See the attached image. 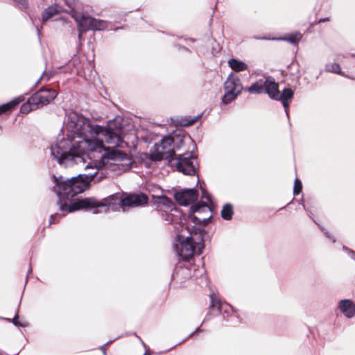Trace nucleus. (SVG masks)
Masks as SVG:
<instances>
[{"instance_id": "20e7f679", "label": "nucleus", "mask_w": 355, "mask_h": 355, "mask_svg": "<svg viewBox=\"0 0 355 355\" xmlns=\"http://www.w3.org/2000/svg\"><path fill=\"white\" fill-rule=\"evenodd\" d=\"M184 228L189 236L178 234L180 243L176 245V250L178 255L184 260H189L193 257L196 248L198 249L203 247V239L202 233L199 228L190 227L189 225H182Z\"/></svg>"}, {"instance_id": "c85d7f7f", "label": "nucleus", "mask_w": 355, "mask_h": 355, "mask_svg": "<svg viewBox=\"0 0 355 355\" xmlns=\"http://www.w3.org/2000/svg\"><path fill=\"white\" fill-rule=\"evenodd\" d=\"M196 216H198V217H204L205 216V214H201V215L197 214Z\"/></svg>"}, {"instance_id": "dca6fc26", "label": "nucleus", "mask_w": 355, "mask_h": 355, "mask_svg": "<svg viewBox=\"0 0 355 355\" xmlns=\"http://www.w3.org/2000/svg\"><path fill=\"white\" fill-rule=\"evenodd\" d=\"M228 65L236 72H241L248 69V65L239 60L232 58L228 60Z\"/></svg>"}, {"instance_id": "f257e3e1", "label": "nucleus", "mask_w": 355, "mask_h": 355, "mask_svg": "<svg viewBox=\"0 0 355 355\" xmlns=\"http://www.w3.org/2000/svg\"><path fill=\"white\" fill-rule=\"evenodd\" d=\"M64 128L67 137L59 140L51 148L52 155L60 164H85L83 155L99 153L98 160L85 166L87 173H97L103 168L111 171L119 168L120 163L126 159V154L116 147L123 143L121 118L110 121L105 128L92 124L83 115L72 112L68 114Z\"/></svg>"}, {"instance_id": "1a4fd4ad", "label": "nucleus", "mask_w": 355, "mask_h": 355, "mask_svg": "<svg viewBox=\"0 0 355 355\" xmlns=\"http://www.w3.org/2000/svg\"><path fill=\"white\" fill-rule=\"evenodd\" d=\"M148 202V197L143 194H130L120 200L119 205L125 211L126 208L142 206Z\"/></svg>"}, {"instance_id": "f3484780", "label": "nucleus", "mask_w": 355, "mask_h": 355, "mask_svg": "<svg viewBox=\"0 0 355 355\" xmlns=\"http://www.w3.org/2000/svg\"><path fill=\"white\" fill-rule=\"evenodd\" d=\"M247 90L251 94H262L265 92L264 81L259 80L248 87Z\"/></svg>"}, {"instance_id": "ddd939ff", "label": "nucleus", "mask_w": 355, "mask_h": 355, "mask_svg": "<svg viewBox=\"0 0 355 355\" xmlns=\"http://www.w3.org/2000/svg\"><path fill=\"white\" fill-rule=\"evenodd\" d=\"M340 311L348 318L355 315V304L350 300H343L339 302Z\"/></svg>"}, {"instance_id": "2eb2a0df", "label": "nucleus", "mask_w": 355, "mask_h": 355, "mask_svg": "<svg viewBox=\"0 0 355 355\" xmlns=\"http://www.w3.org/2000/svg\"><path fill=\"white\" fill-rule=\"evenodd\" d=\"M62 9L58 5H53L48 7L42 13V20L44 21H47L55 14L62 12Z\"/></svg>"}, {"instance_id": "f03ea898", "label": "nucleus", "mask_w": 355, "mask_h": 355, "mask_svg": "<svg viewBox=\"0 0 355 355\" xmlns=\"http://www.w3.org/2000/svg\"><path fill=\"white\" fill-rule=\"evenodd\" d=\"M97 170L92 173L80 174L71 178H65L60 175L53 176V191L59 198L60 209L63 211L72 212L81 209H90L101 207L106 209L104 205L98 203L94 198H85L77 200L71 204L62 203V200H71L72 198L83 192L89 183L96 175Z\"/></svg>"}, {"instance_id": "7ed1b4c3", "label": "nucleus", "mask_w": 355, "mask_h": 355, "mask_svg": "<svg viewBox=\"0 0 355 355\" xmlns=\"http://www.w3.org/2000/svg\"><path fill=\"white\" fill-rule=\"evenodd\" d=\"M173 143V139L170 136H166L162 139L159 143H156L150 149L149 158L153 161H160L162 159L168 162L175 161L173 164L175 166L177 171L184 175H193L196 173V168L193 165L194 157L193 155L186 156L180 155L176 159H174L175 151L171 148Z\"/></svg>"}, {"instance_id": "a878e982", "label": "nucleus", "mask_w": 355, "mask_h": 355, "mask_svg": "<svg viewBox=\"0 0 355 355\" xmlns=\"http://www.w3.org/2000/svg\"><path fill=\"white\" fill-rule=\"evenodd\" d=\"M328 20H329L328 18L320 19L319 20V23L324 22V21H328Z\"/></svg>"}, {"instance_id": "7c9ffc66", "label": "nucleus", "mask_w": 355, "mask_h": 355, "mask_svg": "<svg viewBox=\"0 0 355 355\" xmlns=\"http://www.w3.org/2000/svg\"><path fill=\"white\" fill-rule=\"evenodd\" d=\"M324 234H326L327 236H329L327 232H325Z\"/></svg>"}, {"instance_id": "cd10ccee", "label": "nucleus", "mask_w": 355, "mask_h": 355, "mask_svg": "<svg viewBox=\"0 0 355 355\" xmlns=\"http://www.w3.org/2000/svg\"><path fill=\"white\" fill-rule=\"evenodd\" d=\"M196 121H197V119H193V120L191 121V122L190 123V124L193 123H194V122H196Z\"/></svg>"}, {"instance_id": "c756f323", "label": "nucleus", "mask_w": 355, "mask_h": 355, "mask_svg": "<svg viewBox=\"0 0 355 355\" xmlns=\"http://www.w3.org/2000/svg\"><path fill=\"white\" fill-rule=\"evenodd\" d=\"M211 305L214 306V301H213L212 298H211Z\"/></svg>"}, {"instance_id": "bb28decb", "label": "nucleus", "mask_w": 355, "mask_h": 355, "mask_svg": "<svg viewBox=\"0 0 355 355\" xmlns=\"http://www.w3.org/2000/svg\"><path fill=\"white\" fill-rule=\"evenodd\" d=\"M54 216L52 215L51 216V220H50V224H51L53 223V219Z\"/></svg>"}, {"instance_id": "423d86ee", "label": "nucleus", "mask_w": 355, "mask_h": 355, "mask_svg": "<svg viewBox=\"0 0 355 355\" xmlns=\"http://www.w3.org/2000/svg\"><path fill=\"white\" fill-rule=\"evenodd\" d=\"M225 94L223 98V103L228 104L233 101L237 96L241 92L243 86L240 79L231 73L224 85Z\"/></svg>"}, {"instance_id": "b1692460", "label": "nucleus", "mask_w": 355, "mask_h": 355, "mask_svg": "<svg viewBox=\"0 0 355 355\" xmlns=\"http://www.w3.org/2000/svg\"><path fill=\"white\" fill-rule=\"evenodd\" d=\"M14 1L22 6H25V4H26V0H14Z\"/></svg>"}, {"instance_id": "9d476101", "label": "nucleus", "mask_w": 355, "mask_h": 355, "mask_svg": "<svg viewBox=\"0 0 355 355\" xmlns=\"http://www.w3.org/2000/svg\"><path fill=\"white\" fill-rule=\"evenodd\" d=\"M198 197V193L196 189H185L175 193V200L183 206H187L195 202Z\"/></svg>"}, {"instance_id": "0eeeda50", "label": "nucleus", "mask_w": 355, "mask_h": 355, "mask_svg": "<svg viewBox=\"0 0 355 355\" xmlns=\"http://www.w3.org/2000/svg\"><path fill=\"white\" fill-rule=\"evenodd\" d=\"M76 21L78 24L79 35L78 37H81L83 32L88 30H102L105 28V22L103 21L96 19L88 16H76Z\"/></svg>"}, {"instance_id": "a211bd4d", "label": "nucleus", "mask_w": 355, "mask_h": 355, "mask_svg": "<svg viewBox=\"0 0 355 355\" xmlns=\"http://www.w3.org/2000/svg\"><path fill=\"white\" fill-rule=\"evenodd\" d=\"M233 214V208L230 204H226L221 210V216L225 220H230Z\"/></svg>"}, {"instance_id": "aec40b11", "label": "nucleus", "mask_w": 355, "mask_h": 355, "mask_svg": "<svg viewBox=\"0 0 355 355\" xmlns=\"http://www.w3.org/2000/svg\"><path fill=\"white\" fill-rule=\"evenodd\" d=\"M19 102L20 101L18 99H17V100L12 101L10 103H8L6 104H4V105L0 106V114L2 113H5L7 111L10 110L15 106H16L17 104H19Z\"/></svg>"}, {"instance_id": "f8f14e48", "label": "nucleus", "mask_w": 355, "mask_h": 355, "mask_svg": "<svg viewBox=\"0 0 355 355\" xmlns=\"http://www.w3.org/2000/svg\"><path fill=\"white\" fill-rule=\"evenodd\" d=\"M265 93L272 99H275L279 97V85L274 80L266 78L264 80Z\"/></svg>"}, {"instance_id": "5701e85b", "label": "nucleus", "mask_w": 355, "mask_h": 355, "mask_svg": "<svg viewBox=\"0 0 355 355\" xmlns=\"http://www.w3.org/2000/svg\"><path fill=\"white\" fill-rule=\"evenodd\" d=\"M302 183L297 178L295 181V185H294V189L293 192L295 195H297L301 192L302 190Z\"/></svg>"}, {"instance_id": "6e6552de", "label": "nucleus", "mask_w": 355, "mask_h": 355, "mask_svg": "<svg viewBox=\"0 0 355 355\" xmlns=\"http://www.w3.org/2000/svg\"><path fill=\"white\" fill-rule=\"evenodd\" d=\"M57 94V92L54 89H42L31 96V103L40 107L52 101Z\"/></svg>"}, {"instance_id": "412c9836", "label": "nucleus", "mask_w": 355, "mask_h": 355, "mask_svg": "<svg viewBox=\"0 0 355 355\" xmlns=\"http://www.w3.org/2000/svg\"><path fill=\"white\" fill-rule=\"evenodd\" d=\"M302 36V35L300 33H295L294 34L288 35L287 37H285L284 40L289 42L290 43L296 44L301 40Z\"/></svg>"}, {"instance_id": "6ab92c4d", "label": "nucleus", "mask_w": 355, "mask_h": 355, "mask_svg": "<svg viewBox=\"0 0 355 355\" xmlns=\"http://www.w3.org/2000/svg\"><path fill=\"white\" fill-rule=\"evenodd\" d=\"M39 107L37 105H33L31 103V97L28 98V101L26 103H24L21 107V112L23 114H28L32 110H35L38 109Z\"/></svg>"}, {"instance_id": "39448f33", "label": "nucleus", "mask_w": 355, "mask_h": 355, "mask_svg": "<svg viewBox=\"0 0 355 355\" xmlns=\"http://www.w3.org/2000/svg\"><path fill=\"white\" fill-rule=\"evenodd\" d=\"M211 217L209 207L205 202H197L191 207L187 223L205 225Z\"/></svg>"}, {"instance_id": "9b49d317", "label": "nucleus", "mask_w": 355, "mask_h": 355, "mask_svg": "<svg viewBox=\"0 0 355 355\" xmlns=\"http://www.w3.org/2000/svg\"><path fill=\"white\" fill-rule=\"evenodd\" d=\"M156 202L160 208L164 207L171 211H174L173 214H170L166 215L167 218H166V220H169L171 223H176L175 221L174 218L180 217L182 214H181V211L178 209H173L174 204H173V201L168 197L159 196L157 198Z\"/></svg>"}, {"instance_id": "2f4dec72", "label": "nucleus", "mask_w": 355, "mask_h": 355, "mask_svg": "<svg viewBox=\"0 0 355 355\" xmlns=\"http://www.w3.org/2000/svg\"><path fill=\"white\" fill-rule=\"evenodd\" d=\"M101 349H102V351H103V353H104V354H105V352L104 349H103V348H102Z\"/></svg>"}, {"instance_id": "4be33fe9", "label": "nucleus", "mask_w": 355, "mask_h": 355, "mask_svg": "<svg viewBox=\"0 0 355 355\" xmlns=\"http://www.w3.org/2000/svg\"><path fill=\"white\" fill-rule=\"evenodd\" d=\"M327 71L336 73H341L340 65L337 63H332L327 65Z\"/></svg>"}, {"instance_id": "393cba45", "label": "nucleus", "mask_w": 355, "mask_h": 355, "mask_svg": "<svg viewBox=\"0 0 355 355\" xmlns=\"http://www.w3.org/2000/svg\"><path fill=\"white\" fill-rule=\"evenodd\" d=\"M12 322H13L15 325H18V324H19V322H18V317H17V316H15V317L12 319Z\"/></svg>"}, {"instance_id": "4468645a", "label": "nucleus", "mask_w": 355, "mask_h": 355, "mask_svg": "<svg viewBox=\"0 0 355 355\" xmlns=\"http://www.w3.org/2000/svg\"><path fill=\"white\" fill-rule=\"evenodd\" d=\"M293 91L291 88H285L282 92L280 94L279 92V97L275 98V100L280 101L285 108V111L286 114H288V107L289 103L288 102V100L291 99L293 97Z\"/></svg>"}]
</instances>
